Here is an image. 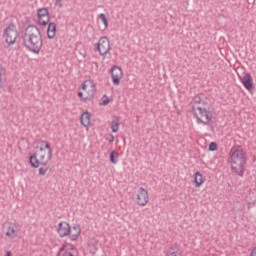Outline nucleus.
I'll list each match as a JSON object with an SVG mask.
<instances>
[{
  "label": "nucleus",
  "mask_w": 256,
  "mask_h": 256,
  "mask_svg": "<svg viewBox=\"0 0 256 256\" xmlns=\"http://www.w3.org/2000/svg\"><path fill=\"white\" fill-rule=\"evenodd\" d=\"M112 133L119 131V120H113L111 124Z\"/></svg>",
  "instance_id": "20"
},
{
  "label": "nucleus",
  "mask_w": 256,
  "mask_h": 256,
  "mask_svg": "<svg viewBox=\"0 0 256 256\" xmlns=\"http://www.w3.org/2000/svg\"><path fill=\"white\" fill-rule=\"evenodd\" d=\"M110 162L113 165H117V163L119 162V153H117V151L113 150L112 152H110Z\"/></svg>",
  "instance_id": "19"
},
{
  "label": "nucleus",
  "mask_w": 256,
  "mask_h": 256,
  "mask_svg": "<svg viewBox=\"0 0 256 256\" xmlns=\"http://www.w3.org/2000/svg\"><path fill=\"white\" fill-rule=\"evenodd\" d=\"M38 22L40 25H47L49 23V10L47 8H40L37 12Z\"/></svg>",
  "instance_id": "13"
},
{
  "label": "nucleus",
  "mask_w": 256,
  "mask_h": 256,
  "mask_svg": "<svg viewBox=\"0 0 256 256\" xmlns=\"http://www.w3.org/2000/svg\"><path fill=\"white\" fill-rule=\"evenodd\" d=\"M108 141H109V143H113V141H115V136H113V134H110Z\"/></svg>",
  "instance_id": "28"
},
{
  "label": "nucleus",
  "mask_w": 256,
  "mask_h": 256,
  "mask_svg": "<svg viewBox=\"0 0 256 256\" xmlns=\"http://www.w3.org/2000/svg\"><path fill=\"white\" fill-rule=\"evenodd\" d=\"M19 224L15 223V222H9L8 223V227L6 229V237L7 239H9L10 241H15V239H17V237H19Z\"/></svg>",
  "instance_id": "9"
},
{
  "label": "nucleus",
  "mask_w": 256,
  "mask_h": 256,
  "mask_svg": "<svg viewBox=\"0 0 256 256\" xmlns=\"http://www.w3.org/2000/svg\"><path fill=\"white\" fill-rule=\"evenodd\" d=\"M104 100L102 101V105H109V98L104 96Z\"/></svg>",
  "instance_id": "27"
},
{
  "label": "nucleus",
  "mask_w": 256,
  "mask_h": 256,
  "mask_svg": "<svg viewBox=\"0 0 256 256\" xmlns=\"http://www.w3.org/2000/svg\"><path fill=\"white\" fill-rule=\"evenodd\" d=\"M5 81H7V70L0 65V89L5 84Z\"/></svg>",
  "instance_id": "17"
},
{
  "label": "nucleus",
  "mask_w": 256,
  "mask_h": 256,
  "mask_svg": "<svg viewBox=\"0 0 256 256\" xmlns=\"http://www.w3.org/2000/svg\"><path fill=\"white\" fill-rule=\"evenodd\" d=\"M53 159V155L50 152H47L45 148L40 147L39 152L34 153L29 157V163L34 169H39V167H47L49 161Z\"/></svg>",
  "instance_id": "4"
},
{
  "label": "nucleus",
  "mask_w": 256,
  "mask_h": 256,
  "mask_svg": "<svg viewBox=\"0 0 256 256\" xmlns=\"http://www.w3.org/2000/svg\"><path fill=\"white\" fill-rule=\"evenodd\" d=\"M82 91H84V101H89L95 97V83L93 80H85L81 84Z\"/></svg>",
  "instance_id": "8"
},
{
  "label": "nucleus",
  "mask_w": 256,
  "mask_h": 256,
  "mask_svg": "<svg viewBox=\"0 0 256 256\" xmlns=\"http://www.w3.org/2000/svg\"><path fill=\"white\" fill-rule=\"evenodd\" d=\"M95 51H98L101 57H105L111 51V41H109L107 36H102L99 39L98 43L95 44Z\"/></svg>",
  "instance_id": "7"
},
{
  "label": "nucleus",
  "mask_w": 256,
  "mask_h": 256,
  "mask_svg": "<svg viewBox=\"0 0 256 256\" xmlns=\"http://www.w3.org/2000/svg\"><path fill=\"white\" fill-rule=\"evenodd\" d=\"M240 81L247 91H253V77H251V74H244V76L240 78Z\"/></svg>",
  "instance_id": "14"
},
{
  "label": "nucleus",
  "mask_w": 256,
  "mask_h": 256,
  "mask_svg": "<svg viewBox=\"0 0 256 256\" xmlns=\"http://www.w3.org/2000/svg\"><path fill=\"white\" fill-rule=\"evenodd\" d=\"M56 33H57V24H55V22L49 23L47 28L48 39H54Z\"/></svg>",
  "instance_id": "15"
},
{
  "label": "nucleus",
  "mask_w": 256,
  "mask_h": 256,
  "mask_svg": "<svg viewBox=\"0 0 256 256\" xmlns=\"http://www.w3.org/2000/svg\"><path fill=\"white\" fill-rule=\"evenodd\" d=\"M230 163L233 173L238 175V177H243V175H245L247 155L241 146L234 147L230 150Z\"/></svg>",
  "instance_id": "3"
},
{
  "label": "nucleus",
  "mask_w": 256,
  "mask_h": 256,
  "mask_svg": "<svg viewBox=\"0 0 256 256\" xmlns=\"http://www.w3.org/2000/svg\"><path fill=\"white\" fill-rule=\"evenodd\" d=\"M147 203H149V191L143 187H140L139 193L137 195V204L140 207H145Z\"/></svg>",
  "instance_id": "11"
},
{
  "label": "nucleus",
  "mask_w": 256,
  "mask_h": 256,
  "mask_svg": "<svg viewBox=\"0 0 256 256\" xmlns=\"http://www.w3.org/2000/svg\"><path fill=\"white\" fill-rule=\"evenodd\" d=\"M99 19H101L105 27H109V20H107V16L104 13L99 15Z\"/></svg>",
  "instance_id": "22"
},
{
  "label": "nucleus",
  "mask_w": 256,
  "mask_h": 256,
  "mask_svg": "<svg viewBox=\"0 0 256 256\" xmlns=\"http://www.w3.org/2000/svg\"><path fill=\"white\" fill-rule=\"evenodd\" d=\"M194 183H195V187H201V185H203L204 180H203V174H201V172L195 173Z\"/></svg>",
  "instance_id": "18"
},
{
  "label": "nucleus",
  "mask_w": 256,
  "mask_h": 256,
  "mask_svg": "<svg viewBox=\"0 0 256 256\" xmlns=\"http://www.w3.org/2000/svg\"><path fill=\"white\" fill-rule=\"evenodd\" d=\"M209 151H217V143L216 142H211L209 144Z\"/></svg>",
  "instance_id": "23"
},
{
  "label": "nucleus",
  "mask_w": 256,
  "mask_h": 256,
  "mask_svg": "<svg viewBox=\"0 0 256 256\" xmlns=\"http://www.w3.org/2000/svg\"><path fill=\"white\" fill-rule=\"evenodd\" d=\"M248 209H251V206H248Z\"/></svg>",
  "instance_id": "32"
},
{
  "label": "nucleus",
  "mask_w": 256,
  "mask_h": 256,
  "mask_svg": "<svg viewBox=\"0 0 256 256\" xmlns=\"http://www.w3.org/2000/svg\"><path fill=\"white\" fill-rule=\"evenodd\" d=\"M81 125L83 127H89L91 125V113L85 112L81 115Z\"/></svg>",
  "instance_id": "16"
},
{
  "label": "nucleus",
  "mask_w": 256,
  "mask_h": 256,
  "mask_svg": "<svg viewBox=\"0 0 256 256\" xmlns=\"http://www.w3.org/2000/svg\"><path fill=\"white\" fill-rule=\"evenodd\" d=\"M192 112L198 124L209 125L213 120V112L209 108V103L199 96H195L192 100Z\"/></svg>",
  "instance_id": "2"
},
{
  "label": "nucleus",
  "mask_w": 256,
  "mask_h": 256,
  "mask_svg": "<svg viewBox=\"0 0 256 256\" xmlns=\"http://www.w3.org/2000/svg\"><path fill=\"white\" fill-rule=\"evenodd\" d=\"M55 5L61 9V7H63V0H56Z\"/></svg>",
  "instance_id": "25"
},
{
  "label": "nucleus",
  "mask_w": 256,
  "mask_h": 256,
  "mask_svg": "<svg viewBox=\"0 0 256 256\" xmlns=\"http://www.w3.org/2000/svg\"><path fill=\"white\" fill-rule=\"evenodd\" d=\"M168 256H181V254H179L177 252H172Z\"/></svg>",
  "instance_id": "30"
},
{
  "label": "nucleus",
  "mask_w": 256,
  "mask_h": 256,
  "mask_svg": "<svg viewBox=\"0 0 256 256\" xmlns=\"http://www.w3.org/2000/svg\"><path fill=\"white\" fill-rule=\"evenodd\" d=\"M250 256H256V247L252 249Z\"/></svg>",
  "instance_id": "29"
},
{
  "label": "nucleus",
  "mask_w": 256,
  "mask_h": 256,
  "mask_svg": "<svg viewBox=\"0 0 256 256\" xmlns=\"http://www.w3.org/2000/svg\"><path fill=\"white\" fill-rule=\"evenodd\" d=\"M57 256H79V252L73 244H64L59 249Z\"/></svg>",
  "instance_id": "10"
},
{
  "label": "nucleus",
  "mask_w": 256,
  "mask_h": 256,
  "mask_svg": "<svg viewBox=\"0 0 256 256\" xmlns=\"http://www.w3.org/2000/svg\"><path fill=\"white\" fill-rule=\"evenodd\" d=\"M17 37H19V32L17 31V26L11 23L4 30V39L8 45H15L17 41Z\"/></svg>",
  "instance_id": "6"
},
{
  "label": "nucleus",
  "mask_w": 256,
  "mask_h": 256,
  "mask_svg": "<svg viewBox=\"0 0 256 256\" xmlns=\"http://www.w3.org/2000/svg\"><path fill=\"white\" fill-rule=\"evenodd\" d=\"M78 97H80V99H83V101H85V92H78Z\"/></svg>",
  "instance_id": "26"
},
{
  "label": "nucleus",
  "mask_w": 256,
  "mask_h": 256,
  "mask_svg": "<svg viewBox=\"0 0 256 256\" xmlns=\"http://www.w3.org/2000/svg\"><path fill=\"white\" fill-rule=\"evenodd\" d=\"M57 233L59 237H68L70 235V241H77L79 239V235H81V228L77 225L71 226L67 222H60L58 224Z\"/></svg>",
  "instance_id": "5"
},
{
  "label": "nucleus",
  "mask_w": 256,
  "mask_h": 256,
  "mask_svg": "<svg viewBox=\"0 0 256 256\" xmlns=\"http://www.w3.org/2000/svg\"><path fill=\"white\" fill-rule=\"evenodd\" d=\"M112 83L114 85H119L121 79H123V70L119 66H113L111 69Z\"/></svg>",
  "instance_id": "12"
},
{
  "label": "nucleus",
  "mask_w": 256,
  "mask_h": 256,
  "mask_svg": "<svg viewBox=\"0 0 256 256\" xmlns=\"http://www.w3.org/2000/svg\"><path fill=\"white\" fill-rule=\"evenodd\" d=\"M42 145H44V149H47V153H50V155H53V149H51V145H49V142L42 140L40 141Z\"/></svg>",
  "instance_id": "21"
},
{
  "label": "nucleus",
  "mask_w": 256,
  "mask_h": 256,
  "mask_svg": "<svg viewBox=\"0 0 256 256\" xmlns=\"http://www.w3.org/2000/svg\"><path fill=\"white\" fill-rule=\"evenodd\" d=\"M47 171H49L48 168L41 167V168H39V175L44 176L47 174Z\"/></svg>",
  "instance_id": "24"
},
{
  "label": "nucleus",
  "mask_w": 256,
  "mask_h": 256,
  "mask_svg": "<svg viewBox=\"0 0 256 256\" xmlns=\"http://www.w3.org/2000/svg\"><path fill=\"white\" fill-rule=\"evenodd\" d=\"M22 45L31 53L38 54L43 47L41 31L35 25H29L22 34Z\"/></svg>",
  "instance_id": "1"
},
{
  "label": "nucleus",
  "mask_w": 256,
  "mask_h": 256,
  "mask_svg": "<svg viewBox=\"0 0 256 256\" xmlns=\"http://www.w3.org/2000/svg\"><path fill=\"white\" fill-rule=\"evenodd\" d=\"M6 256H11V252H7V253H6Z\"/></svg>",
  "instance_id": "31"
}]
</instances>
